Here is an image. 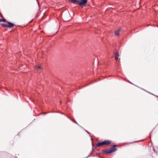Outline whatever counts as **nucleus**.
<instances>
[{"label":"nucleus","mask_w":158,"mask_h":158,"mask_svg":"<svg viewBox=\"0 0 158 158\" xmlns=\"http://www.w3.org/2000/svg\"><path fill=\"white\" fill-rule=\"evenodd\" d=\"M62 16L63 20L65 22L69 21L72 18L70 16L69 12H68L62 13Z\"/></svg>","instance_id":"f257e3e1"},{"label":"nucleus","mask_w":158,"mask_h":158,"mask_svg":"<svg viewBox=\"0 0 158 158\" xmlns=\"http://www.w3.org/2000/svg\"><path fill=\"white\" fill-rule=\"evenodd\" d=\"M7 22L8 24L7 25L8 27L10 28H11V27H13L14 25V24L13 23H11L10 22Z\"/></svg>","instance_id":"39448f33"},{"label":"nucleus","mask_w":158,"mask_h":158,"mask_svg":"<svg viewBox=\"0 0 158 158\" xmlns=\"http://www.w3.org/2000/svg\"><path fill=\"white\" fill-rule=\"evenodd\" d=\"M111 141L110 140H105L103 141L104 145H108L111 143Z\"/></svg>","instance_id":"20e7f679"},{"label":"nucleus","mask_w":158,"mask_h":158,"mask_svg":"<svg viewBox=\"0 0 158 158\" xmlns=\"http://www.w3.org/2000/svg\"><path fill=\"white\" fill-rule=\"evenodd\" d=\"M1 25L3 27H7L8 26L7 24H5L4 23H1Z\"/></svg>","instance_id":"9d476101"},{"label":"nucleus","mask_w":158,"mask_h":158,"mask_svg":"<svg viewBox=\"0 0 158 158\" xmlns=\"http://www.w3.org/2000/svg\"><path fill=\"white\" fill-rule=\"evenodd\" d=\"M35 68L36 69H41V67L40 66H35Z\"/></svg>","instance_id":"f8f14e48"},{"label":"nucleus","mask_w":158,"mask_h":158,"mask_svg":"<svg viewBox=\"0 0 158 158\" xmlns=\"http://www.w3.org/2000/svg\"><path fill=\"white\" fill-rule=\"evenodd\" d=\"M119 56L118 54V52L116 53L115 54V59L116 60L119 61V60L120 59V58L118 59V57Z\"/></svg>","instance_id":"423d86ee"},{"label":"nucleus","mask_w":158,"mask_h":158,"mask_svg":"<svg viewBox=\"0 0 158 158\" xmlns=\"http://www.w3.org/2000/svg\"><path fill=\"white\" fill-rule=\"evenodd\" d=\"M102 145H104L103 142L98 143L96 145L97 147H99Z\"/></svg>","instance_id":"0eeeda50"},{"label":"nucleus","mask_w":158,"mask_h":158,"mask_svg":"<svg viewBox=\"0 0 158 158\" xmlns=\"http://www.w3.org/2000/svg\"><path fill=\"white\" fill-rule=\"evenodd\" d=\"M87 0H79L78 5L81 6L84 5L85 4L87 3Z\"/></svg>","instance_id":"7ed1b4c3"},{"label":"nucleus","mask_w":158,"mask_h":158,"mask_svg":"<svg viewBox=\"0 0 158 158\" xmlns=\"http://www.w3.org/2000/svg\"><path fill=\"white\" fill-rule=\"evenodd\" d=\"M116 145H114L110 149H107L104 151V152L106 154H108L115 152L117 149L116 148Z\"/></svg>","instance_id":"f03ea898"},{"label":"nucleus","mask_w":158,"mask_h":158,"mask_svg":"<svg viewBox=\"0 0 158 158\" xmlns=\"http://www.w3.org/2000/svg\"><path fill=\"white\" fill-rule=\"evenodd\" d=\"M72 2L74 4H78L79 0H71Z\"/></svg>","instance_id":"6e6552de"},{"label":"nucleus","mask_w":158,"mask_h":158,"mask_svg":"<svg viewBox=\"0 0 158 158\" xmlns=\"http://www.w3.org/2000/svg\"><path fill=\"white\" fill-rule=\"evenodd\" d=\"M120 29L116 31L115 32V35L118 36L119 35V32L120 31Z\"/></svg>","instance_id":"1a4fd4ad"},{"label":"nucleus","mask_w":158,"mask_h":158,"mask_svg":"<svg viewBox=\"0 0 158 158\" xmlns=\"http://www.w3.org/2000/svg\"><path fill=\"white\" fill-rule=\"evenodd\" d=\"M6 22L7 21H6V19H5L4 18H3L2 19H0V22Z\"/></svg>","instance_id":"9b49d317"}]
</instances>
